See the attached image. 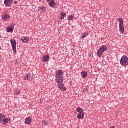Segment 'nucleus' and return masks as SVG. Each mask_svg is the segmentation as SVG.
Segmentation results:
<instances>
[{
    "instance_id": "nucleus-1",
    "label": "nucleus",
    "mask_w": 128,
    "mask_h": 128,
    "mask_svg": "<svg viewBox=\"0 0 128 128\" xmlns=\"http://www.w3.org/2000/svg\"><path fill=\"white\" fill-rule=\"evenodd\" d=\"M56 82L58 84V88L60 90H63V92H66V88L64 87V73L62 71L59 70L56 74Z\"/></svg>"
},
{
    "instance_id": "nucleus-2",
    "label": "nucleus",
    "mask_w": 128,
    "mask_h": 128,
    "mask_svg": "<svg viewBox=\"0 0 128 128\" xmlns=\"http://www.w3.org/2000/svg\"><path fill=\"white\" fill-rule=\"evenodd\" d=\"M76 111L79 112L77 116V118L78 120H82L84 118V112L82 110V108L78 107L76 109Z\"/></svg>"
},
{
    "instance_id": "nucleus-3",
    "label": "nucleus",
    "mask_w": 128,
    "mask_h": 128,
    "mask_svg": "<svg viewBox=\"0 0 128 128\" xmlns=\"http://www.w3.org/2000/svg\"><path fill=\"white\" fill-rule=\"evenodd\" d=\"M120 64L122 66H128V58L126 56H124L120 60Z\"/></svg>"
},
{
    "instance_id": "nucleus-4",
    "label": "nucleus",
    "mask_w": 128,
    "mask_h": 128,
    "mask_svg": "<svg viewBox=\"0 0 128 128\" xmlns=\"http://www.w3.org/2000/svg\"><path fill=\"white\" fill-rule=\"evenodd\" d=\"M118 20L120 22V30L121 34L124 33V20L122 18H118Z\"/></svg>"
},
{
    "instance_id": "nucleus-5",
    "label": "nucleus",
    "mask_w": 128,
    "mask_h": 128,
    "mask_svg": "<svg viewBox=\"0 0 128 128\" xmlns=\"http://www.w3.org/2000/svg\"><path fill=\"white\" fill-rule=\"evenodd\" d=\"M10 42L14 54H16V41L15 40H11Z\"/></svg>"
},
{
    "instance_id": "nucleus-6",
    "label": "nucleus",
    "mask_w": 128,
    "mask_h": 128,
    "mask_svg": "<svg viewBox=\"0 0 128 128\" xmlns=\"http://www.w3.org/2000/svg\"><path fill=\"white\" fill-rule=\"evenodd\" d=\"M10 118H6V116H4V114L3 118H2V120H1L0 124L4 125L8 124V123L10 122Z\"/></svg>"
},
{
    "instance_id": "nucleus-7",
    "label": "nucleus",
    "mask_w": 128,
    "mask_h": 128,
    "mask_svg": "<svg viewBox=\"0 0 128 128\" xmlns=\"http://www.w3.org/2000/svg\"><path fill=\"white\" fill-rule=\"evenodd\" d=\"M4 2L5 6H11L14 1L12 0H5Z\"/></svg>"
},
{
    "instance_id": "nucleus-8",
    "label": "nucleus",
    "mask_w": 128,
    "mask_h": 128,
    "mask_svg": "<svg viewBox=\"0 0 128 128\" xmlns=\"http://www.w3.org/2000/svg\"><path fill=\"white\" fill-rule=\"evenodd\" d=\"M3 20H7L9 18H10V16L8 14H5L2 16Z\"/></svg>"
},
{
    "instance_id": "nucleus-9",
    "label": "nucleus",
    "mask_w": 128,
    "mask_h": 128,
    "mask_svg": "<svg viewBox=\"0 0 128 128\" xmlns=\"http://www.w3.org/2000/svg\"><path fill=\"white\" fill-rule=\"evenodd\" d=\"M22 42L24 44H28L30 42V38L28 37L23 38L21 39Z\"/></svg>"
},
{
    "instance_id": "nucleus-10",
    "label": "nucleus",
    "mask_w": 128,
    "mask_h": 128,
    "mask_svg": "<svg viewBox=\"0 0 128 128\" xmlns=\"http://www.w3.org/2000/svg\"><path fill=\"white\" fill-rule=\"evenodd\" d=\"M49 60H50V56L46 55V56H44L43 57V62H48Z\"/></svg>"
},
{
    "instance_id": "nucleus-11",
    "label": "nucleus",
    "mask_w": 128,
    "mask_h": 128,
    "mask_svg": "<svg viewBox=\"0 0 128 128\" xmlns=\"http://www.w3.org/2000/svg\"><path fill=\"white\" fill-rule=\"evenodd\" d=\"M49 6L50 8H55L54 6H56V4L54 0H52L50 4H49Z\"/></svg>"
},
{
    "instance_id": "nucleus-12",
    "label": "nucleus",
    "mask_w": 128,
    "mask_h": 128,
    "mask_svg": "<svg viewBox=\"0 0 128 128\" xmlns=\"http://www.w3.org/2000/svg\"><path fill=\"white\" fill-rule=\"evenodd\" d=\"M14 25L10 26L8 28L7 32H14Z\"/></svg>"
},
{
    "instance_id": "nucleus-13",
    "label": "nucleus",
    "mask_w": 128,
    "mask_h": 128,
    "mask_svg": "<svg viewBox=\"0 0 128 128\" xmlns=\"http://www.w3.org/2000/svg\"><path fill=\"white\" fill-rule=\"evenodd\" d=\"M99 50L102 51L104 53V52H106V50H108V47H106V46H102L99 48Z\"/></svg>"
},
{
    "instance_id": "nucleus-14",
    "label": "nucleus",
    "mask_w": 128,
    "mask_h": 128,
    "mask_svg": "<svg viewBox=\"0 0 128 128\" xmlns=\"http://www.w3.org/2000/svg\"><path fill=\"white\" fill-rule=\"evenodd\" d=\"M97 54L98 58H101L102 56V54H104V52L100 50V49L97 51Z\"/></svg>"
},
{
    "instance_id": "nucleus-15",
    "label": "nucleus",
    "mask_w": 128,
    "mask_h": 128,
    "mask_svg": "<svg viewBox=\"0 0 128 128\" xmlns=\"http://www.w3.org/2000/svg\"><path fill=\"white\" fill-rule=\"evenodd\" d=\"M25 123L26 124H32V119L30 118H26L25 120Z\"/></svg>"
},
{
    "instance_id": "nucleus-16",
    "label": "nucleus",
    "mask_w": 128,
    "mask_h": 128,
    "mask_svg": "<svg viewBox=\"0 0 128 128\" xmlns=\"http://www.w3.org/2000/svg\"><path fill=\"white\" fill-rule=\"evenodd\" d=\"M82 78H86V76H88V72H82Z\"/></svg>"
},
{
    "instance_id": "nucleus-17",
    "label": "nucleus",
    "mask_w": 128,
    "mask_h": 128,
    "mask_svg": "<svg viewBox=\"0 0 128 128\" xmlns=\"http://www.w3.org/2000/svg\"><path fill=\"white\" fill-rule=\"evenodd\" d=\"M31 76L29 74H26V77L24 78L25 80H30Z\"/></svg>"
},
{
    "instance_id": "nucleus-18",
    "label": "nucleus",
    "mask_w": 128,
    "mask_h": 128,
    "mask_svg": "<svg viewBox=\"0 0 128 128\" xmlns=\"http://www.w3.org/2000/svg\"><path fill=\"white\" fill-rule=\"evenodd\" d=\"M88 36V32H86L84 34H82L81 38H82V40H84V38H86V36Z\"/></svg>"
},
{
    "instance_id": "nucleus-19",
    "label": "nucleus",
    "mask_w": 128,
    "mask_h": 128,
    "mask_svg": "<svg viewBox=\"0 0 128 128\" xmlns=\"http://www.w3.org/2000/svg\"><path fill=\"white\" fill-rule=\"evenodd\" d=\"M42 124H44V126H48V122L42 121Z\"/></svg>"
},
{
    "instance_id": "nucleus-20",
    "label": "nucleus",
    "mask_w": 128,
    "mask_h": 128,
    "mask_svg": "<svg viewBox=\"0 0 128 128\" xmlns=\"http://www.w3.org/2000/svg\"><path fill=\"white\" fill-rule=\"evenodd\" d=\"M61 14L62 15L61 18L62 20H64V17L66 16V13L64 12H62V14Z\"/></svg>"
},
{
    "instance_id": "nucleus-21",
    "label": "nucleus",
    "mask_w": 128,
    "mask_h": 128,
    "mask_svg": "<svg viewBox=\"0 0 128 128\" xmlns=\"http://www.w3.org/2000/svg\"><path fill=\"white\" fill-rule=\"evenodd\" d=\"M20 94V91L19 90H16L15 91V94L16 96H18V94Z\"/></svg>"
},
{
    "instance_id": "nucleus-22",
    "label": "nucleus",
    "mask_w": 128,
    "mask_h": 128,
    "mask_svg": "<svg viewBox=\"0 0 128 128\" xmlns=\"http://www.w3.org/2000/svg\"><path fill=\"white\" fill-rule=\"evenodd\" d=\"M4 115L2 114H0V122H2V120L4 118Z\"/></svg>"
},
{
    "instance_id": "nucleus-23",
    "label": "nucleus",
    "mask_w": 128,
    "mask_h": 128,
    "mask_svg": "<svg viewBox=\"0 0 128 128\" xmlns=\"http://www.w3.org/2000/svg\"><path fill=\"white\" fill-rule=\"evenodd\" d=\"M72 18H74V16H69L68 20H72Z\"/></svg>"
},
{
    "instance_id": "nucleus-24",
    "label": "nucleus",
    "mask_w": 128,
    "mask_h": 128,
    "mask_svg": "<svg viewBox=\"0 0 128 128\" xmlns=\"http://www.w3.org/2000/svg\"><path fill=\"white\" fill-rule=\"evenodd\" d=\"M38 10L39 12H40V10H42V6H40V7H38Z\"/></svg>"
},
{
    "instance_id": "nucleus-25",
    "label": "nucleus",
    "mask_w": 128,
    "mask_h": 128,
    "mask_svg": "<svg viewBox=\"0 0 128 128\" xmlns=\"http://www.w3.org/2000/svg\"><path fill=\"white\" fill-rule=\"evenodd\" d=\"M42 12H46V7H42Z\"/></svg>"
},
{
    "instance_id": "nucleus-26",
    "label": "nucleus",
    "mask_w": 128,
    "mask_h": 128,
    "mask_svg": "<svg viewBox=\"0 0 128 128\" xmlns=\"http://www.w3.org/2000/svg\"><path fill=\"white\" fill-rule=\"evenodd\" d=\"M86 90H88V88H86L84 89V92H86Z\"/></svg>"
},
{
    "instance_id": "nucleus-27",
    "label": "nucleus",
    "mask_w": 128,
    "mask_h": 128,
    "mask_svg": "<svg viewBox=\"0 0 128 128\" xmlns=\"http://www.w3.org/2000/svg\"><path fill=\"white\" fill-rule=\"evenodd\" d=\"M18 4V2L15 1V2H14V4Z\"/></svg>"
},
{
    "instance_id": "nucleus-28",
    "label": "nucleus",
    "mask_w": 128,
    "mask_h": 128,
    "mask_svg": "<svg viewBox=\"0 0 128 128\" xmlns=\"http://www.w3.org/2000/svg\"><path fill=\"white\" fill-rule=\"evenodd\" d=\"M110 128H116V127L114 126H112L110 127Z\"/></svg>"
},
{
    "instance_id": "nucleus-29",
    "label": "nucleus",
    "mask_w": 128,
    "mask_h": 128,
    "mask_svg": "<svg viewBox=\"0 0 128 128\" xmlns=\"http://www.w3.org/2000/svg\"><path fill=\"white\" fill-rule=\"evenodd\" d=\"M50 0L52 1V0H47V2H50Z\"/></svg>"
},
{
    "instance_id": "nucleus-30",
    "label": "nucleus",
    "mask_w": 128,
    "mask_h": 128,
    "mask_svg": "<svg viewBox=\"0 0 128 128\" xmlns=\"http://www.w3.org/2000/svg\"><path fill=\"white\" fill-rule=\"evenodd\" d=\"M1 48H0V50Z\"/></svg>"
}]
</instances>
